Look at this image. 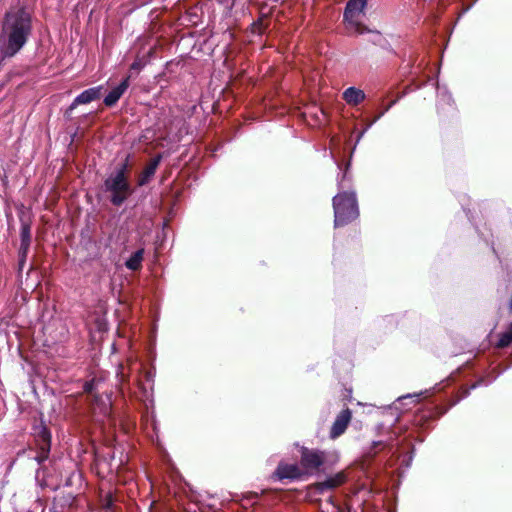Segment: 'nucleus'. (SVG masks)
<instances>
[{
	"label": "nucleus",
	"instance_id": "23",
	"mask_svg": "<svg viewBox=\"0 0 512 512\" xmlns=\"http://www.w3.org/2000/svg\"><path fill=\"white\" fill-rule=\"evenodd\" d=\"M417 397H418V395H406V396L399 397L397 399V402L399 404H401L404 400L413 399V398H417Z\"/></svg>",
	"mask_w": 512,
	"mask_h": 512
},
{
	"label": "nucleus",
	"instance_id": "25",
	"mask_svg": "<svg viewBox=\"0 0 512 512\" xmlns=\"http://www.w3.org/2000/svg\"><path fill=\"white\" fill-rule=\"evenodd\" d=\"M25 260H26V259H23L22 257H20V260H19L20 268H22V266L24 265Z\"/></svg>",
	"mask_w": 512,
	"mask_h": 512
},
{
	"label": "nucleus",
	"instance_id": "6",
	"mask_svg": "<svg viewBox=\"0 0 512 512\" xmlns=\"http://www.w3.org/2000/svg\"><path fill=\"white\" fill-rule=\"evenodd\" d=\"M303 474L304 471L301 466L280 462L272 477L280 481L285 479L295 480L301 478Z\"/></svg>",
	"mask_w": 512,
	"mask_h": 512
},
{
	"label": "nucleus",
	"instance_id": "8",
	"mask_svg": "<svg viewBox=\"0 0 512 512\" xmlns=\"http://www.w3.org/2000/svg\"><path fill=\"white\" fill-rule=\"evenodd\" d=\"M102 86L92 87L80 93L71 104V109L81 104H88L100 98Z\"/></svg>",
	"mask_w": 512,
	"mask_h": 512
},
{
	"label": "nucleus",
	"instance_id": "4",
	"mask_svg": "<svg viewBox=\"0 0 512 512\" xmlns=\"http://www.w3.org/2000/svg\"><path fill=\"white\" fill-rule=\"evenodd\" d=\"M367 0H349L343 14L344 21L349 29L356 34H364L370 30L358 21L360 14L364 12Z\"/></svg>",
	"mask_w": 512,
	"mask_h": 512
},
{
	"label": "nucleus",
	"instance_id": "17",
	"mask_svg": "<svg viewBox=\"0 0 512 512\" xmlns=\"http://www.w3.org/2000/svg\"><path fill=\"white\" fill-rule=\"evenodd\" d=\"M396 103V100L392 101L391 103H389V105H387V107L385 108V110L383 112H381L378 116L375 117V119L370 122L366 128L360 133V135L358 136V139H357V142L360 141L361 137L364 135V133L376 122L378 121L394 104Z\"/></svg>",
	"mask_w": 512,
	"mask_h": 512
},
{
	"label": "nucleus",
	"instance_id": "20",
	"mask_svg": "<svg viewBox=\"0 0 512 512\" xmlns=\"http://www.w3.org/2000/svg\"><path fill=\"white\" fill-rule=\"evenodd\" d=\"M143 66H144V63L141 60L137 59L131 64V69L140 70L143 68Z\"/></svg>",
	"mask_w": 512,
	"mask_h": 512
},
{
	"label": "nucleus",
	"instance_id": "22",
	"mask_svg": "<svg viewBox=\"0 0 512 512\" xmlns=\"http://www.w3.org/2000/svg\"><path fill=\"white\" fill-rule=\"evenodd\" d=\"M493 381V379H490V380H485V379H480L477 383L473 384L471 386L472 389L476 388L478 385H488L489 383H491Z\"/></svg>",
	"mask_w": 512,
	"mask_h": 512
},
{
	"label": "nucleus",
	"instance_id": "15",
	"mask_svg": "<svg viewBox=\"0 0 512 512\" xmlns=\"http://www.w3.org/2000/svg\"><path fill=\"white\" fill-rule=\"evenodd\" d=\"M31 232L30 227L27 224H23L21 227V245L30 246Z\"/></svg>",
	"mask_w": 512,
	"mask_h": 512
},
{
	"label": "nucleus",
	"instance_id": "14",
	"mask_svg": "<svg viewBox=\"0 0 512 512\" xmlns=\"http://www.w3.org/2000/svg\"><path fill=\"white\" fill-rule=\"evenodd\" d=\"M510 344H512V322L510 323L506 331H504L501 334L497 346L500 348H504L509 346Z\"/></svg>",
	"mask_w": 512,
	"mask_h": 512
},
{
	"label": "nucleus",
	"instance_id": "2",
	"mask_svg": "<svg viewBox=\"0 0 512 512\" xmlns=\"http://www.w3.org/2000/svg\"><path fill=\"white\" fill-rule=\"evenodd\" d=\"M127 160L110 173L104 181V189L110 194V202L114 206L122 205L133 193L129 183Z\"/></svg>",
	"mask_w": 512,
	"mask_h": 512
},
{
	"label": "nucleus",
	"instance_id": "13",
	"mask_svg": "<svg viewBox=\"0 0 512 512\" xmlns=\"http://www.w3.org/2000/svg\"><path fill=\"white\" fill-rule=\"evenodd\" d=\"M144 250L139 249L134 252L130 258L126 261L125 265L128 269L136 271L141 267L143 261Z\"/></svg>",
	"mask_w": 512,
	"mask_h": 512
},
{
	"label": "nucleus",
	"instance_id": "12",
	"mask_svg": "<svg viewBox=\"0 0 512 512\" xmlns=\"http://www.w3.org/2000/svg\"><path fill=\"white\" fill-rule=\"evenodd\" d=\"M343 99L349 105H358L365 99V93L361 89L349 87L343 92Z\"/></svg>",
	"mask_w": 512,
	"mask_h": 512
},
{
	"label": "nucleus",
	"instance_id": "16",
	"mask_svg": "<svg viewBox=\"0 0 512 512\" xmlns=\"http://www.w3.org/2000/svg\"><path fill=\"white\" fill-rule=\"evenodd\" d=\"M396 103V100L392 101L391 103H389V105H387V107L385 108V110L383 112H381L378 116L375 117V119L370 122L366 128L360 133V135L358 136V139H357V142L360 141L361 137L364 135V133L376 122L378 121L394 104Z\"/></svg>",
	"mask_w": 512,
	"mask_h": 512
},
{
	"label": "nucleus",
	"instance_id": "26",
	"mask_svg": "<svg viewBox=\"0 0 512 512\" xmlns=\"http://www.w3.org/2000/svg\"><path fill=\"white\" fill-rule=\"evenodd\" d=\"M338 186L339 188H343V180L339 181Z\"/></svg>",
	"mask_w": 512,
	"mask_h": 512
},
{
	"label": "nucleus",
	"instance_id": "7",
	"mask_svg": "<svg viewBox=\"0 0 512 512\" xmlns=\"http://www.w3.org/2000/svg\"><path fill=\"white\" fill-rule=\"evenodd\" d=\"M351 416H352L351 411L349 409H345L340 412V414L336 417V419L332 425V428L330 431L331 438L335 439L345 432V430L351 420Z\"/></svg>",
	"mask_w": 512,
	"mask_h": 512
},
{
	"label": "nucleus",
	"instance_id": "10",
	"mask_svg": "<svg viewBox=\"0 0 512 512\" xmlns=\"http://www.w3.org/2000/svg\"><path fill=\"white\" fill-rule=\"evenodd\" d=\"M160 161H161L160 155L156 156L155 158H153L150 161V163L145 167V169L139 176V179H138L139 186H144L150 181V179L154 176V174L160 164Z\"/></svg>",
	"mask_w": 512,
	"mask_h": 512
},
{
	"label": "nucleus",
	"instance_id": "24",
	"mask_svg": "<svg viewBox=\"0 0 512 512\" xmlns=\"http://www.w3.org/2000/svg\"><path fill=\"white\" fill-rule=\"evenodd\" d=\"M117 376L120 378L121 381L124 380V372H123V367L122 366L119 367L118 372H117Z\"/></svg>",
	"mask_w": 512,
	"mask_h": 512
},
{
	"label": "nucleus",
	"instance_id": "19",
	"mask_svg": "<svg viewBox=\"0 0 512 512\" xmlns=\"http://www.w3.org/2000/svg\"><path fill=\"white\" fill-rule=\"evenodd\" d=\"M95 389V381L91 380L84 384V391L87 393H92Z\"/></svg>",
	"mask_w": 512,
	"mask_h": 512
},
{
	"label": "nucleus",
	"instance_id": "18",
	"mask_svg": "<svg viewBox=\"0 0 512 512\" xmlns=\"http://www.w3.org/2000/svg\"><path fill=\"white\" fill-rule=\"evenodd\" d=\"M438 96L442 101H445L448 104L452 101L451 95L445 90L441 91L440 88H438Z\"/></svg>",
	"mask_w": 512,
	"mask_h": 512
},
{
	"label": "nucleus",
	"instance_id": "21",
	"mask_svg": "<svg viewBox=\"0 0 512 512\" xmlns=\"http://www.w3.org/2000/svg\"><path fill=\"white\" fill-rule=\"evenodd\" d=\"M29 247L30 246H23V245L20 246V251H19L20 257H22L23 259H26Z\"/></svg>",
	"mask_w": 512,
	"mask_h": 512
},
{
	"label": "nucleus",
	"instance_id": "1",
	"mask_svg": "<svg viewBox=\"0 0 512 512\" xmlns=\"http://www.w3.org/2000/svg\"><path fill=\"white\" fill-rule=\"evenodd\" d=\"M32 30L30 12L20 6L11 7L2 21L0 52L3 57H12L26 44Z\"/></svg>",
	"mask_w": 512,
	"mask_h": 512
},
{
	"label": "nucleus",
	"instance_id": "5",
	"mask_svg": "<svg viewBox=\"0 0 512 512\" xmlns=\"http://www.w3.org/2000/svg\"><path fill=\"white\" fill-rule=\"evenodd\" d=\"M327 452L317 449L301 448L300 464L304 473H314L325 464Z\"/></svg>",
	"mask_w": 512,
	"mask_h": 512
},
{
	"label": "nucleus",
	"instance_id": "9",
	"mask_svg": "<svg viewBox=\"0 0 512 512\" xmlns=\"http://www.w3.org/2000/svg\"><path fill=\"white\" fill-rule=\"evenodd\" d=\"M129 79L130 77L127 76L118 86H116L107 94V96L104 98V104L106 106L112 107L118 102V100L129 87Z\"/></svg>",
	"mask_w": 512,
	"mask_h": 512
},
{
	"label": "nucleus",
	"instance_id": "27",
	"mask_svg": "<svg viewBox=\"0 0 512 512\" xmlns=\"http://www.w3.org/2000/svg\"><path fill=\"white\" fill-rule=\"evenodd\" d=\"M44 438H45V440H47V441H48L49 436L45 433V434H44Z\"/></svg>",
	"mask_w": 512,
	"mask_h": 512
},
{
	"label": "nucleus",
	"instance_id": "11",
	"mask_svg": "<svg viewBox=\"0 0 512 512\" xmlns=\"http://www.w3.org/2000/svg\"><path fill=\"white\" fill-rule=\"evenodd\" d=\"M346 481V475L344 472H339L332 477L327 478L326 480L317 483V490L323 492L324 490L334 489L340 485H342Z\"/></svg>",
	"mask_w": 512,
	"mask_h": 512
},
{
	"label": "nucleus",
	"instance_id": "3",
	"mask_svg": "<svg viewBox=\"0 0 512 512\" xmlns=\"http://www.w3.org/2000/svg\"><path fill=\"white\" fill-rule=\"evenodd\" d=\"M334 225L344 226L359 215L356 194L351 192H339L333 197Z\"/></svg>",
	"mask_w": 512,
	"mask_h": 512
}]
</instances>
